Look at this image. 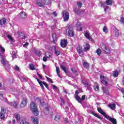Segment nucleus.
Masks as SVG:
<instances>
[{
	"mask_svg": "<svg viewBox=\"0 0 124 124\" xmlns=\"http://www.w3.org/2000/svg\"><path fill=\"white\" fill-rule=\"evenodd\" d=\"M97 111L99 112V113L101 114V115L105 116V118H106L107 120L110 121V122H111V123H112L113 124H117V120L115 119L112 118L109 115L106 114V113L104 112V111H103V110H102L101 108H97Z\"/></svg>",
	"mask_w": 124,
	"mask_h": 124,
	"instance_id": "nucleus-1",
	"label": "nucleus"
},
{
	"mask_svg": "<svg viewBox=\"0 0 124 124\" xmlns=\"http://www.w3.org/2000/svg\"><path fill=\"white\" fill-rule=\"evenodd\" d=\"M0 50L1 52H0V58L1 59V62L4 66L8 62H7V60H6V59H5V57L2 55L3 54H4V52H5V49H4V47H3L2 46L0 45Z\"/></svg>",
	"mask_w": 124,
	"mask_h": 124,
	"instance_id": "nucleus-2",
	"label": "nucleus"
},
{
	"mask_svg": "<svg viewBox=\"0 0 124 124\" xmlns=\"http://www.w3.org/2000/svg\"><path fill=\"white\" fill-rule=\"evenodd\" d=\"M30 108L33 115L35 116H38V115H39V111H38V110L37 109L36 104H35V103L33 102H31Z\"/></svg>",
	"mask_w": 124,
	"mask_h": 124,
	"instance_id": "nucleus-3",
	"label": "nucleus"
},
{
	"mask_svg": "<svg viewBox=\"0 0 124 124\" xmlns=\"http://www.w3.org/2000/svg\"><path fill=\"white\" fill-rule=\"evenodd\" d=\"M62 16L65 22H67L69 19V13L66 11H63L62 12Z\"/></svg>",
	"mask_w": 124,
	"mask_h": 124,
	"instance_id": "nucleus-4",
	"label": "nucleus"
},
{
	"mask_svg": "<svg viewBox=\"0 0 124 124\" xmlns=\"http://www.w3.org/2000/svg\"><path fill=\"white\" fill-rule=\"evenodd\" d=\"M50 3V0H44L43 2L42 1L39 0L37 2V4L38 6H40L41 7H43L45 4L46 5H48Z\"/></svg>",
	"mask_w": 124,
	"mask_h": 124,
	"instance_id": "nucleus-5",
	"label": "nucleus"
},
{
	"mask_svg": "<svg viewBox=\"0 0 124 124\" xmlns=\"http://www.w3.org/2000/svg\"><path fill=\"white\" fill-rule=\"evenodd\" d=\"M101 47L103 51H104L105 52H106V53H107L108 54H110V53L111 52V51H110V49H109V47H108V46H106V45L102 44V45H101Z\"/></svg>",
	"mask_w": 124,
	"mask_h": 124,
	"instance_id": "nucleus-6",
	"label": "nucleus"
},
{
	"mask_svg": "<svg viewBox=\"0 0 124 124\" xmlns=\"http://www.w3.org/2000/svg\"><path fill=\"white\" fill-rule=\"evenodd\" d=\"M37 81L38 82L39 85H40L41 89L43 90V91H44V86H45L46 88V89H48V84L46 82H43L42 81L39 80V79H37ZM44 85V86H43Z\"/></svg>",
	"mask_w": 124,
	"mask_h": 124,
	"instance_id": "nucleus-7",
	"label": "nucleus"
},
{
	"mask_svg": "<svg viewBox=\"0 0 124 124\" xmlns=\"http://www.w3.org/2000/svg\"><path fill=\"white\" fill-rule=\"evenodd\" d=\"M28 103V99L27 98H24L20 104V108H25L26 106H27V104Z\"/></svg>",
	"mask_w": 124,
	"mask_h": 124,
	"instance_id": "nucleus-8",
	"label": "nucleus"
},
{
	"mask_svg": "<svg viewBox=\"0 0 124 124\" xmlns=\"http://www.w3.org/2000/svg\"><path fill=\"white\" fill-rule=\"evenodd\" d=\"M77 30L78 31H82L83 29L82 28H83L84 24H82L81 22H78L76 24Z\"/></svg>",
	"mask_w": 124,
	"mask_h": 124,
	"instance_id": "nucleus-9",
	"label": "nucleus"
},
{
	"mask_svg": "<svg viewBox=\"0 0 124 124\" xmlns=\"http://www.w3.org/2000/svg\"><path fill=\"white\" fill-rule=\"evenodd\" d=\"M78 94H79V92H78V90H76L75 92V98L76 99V100H77V101L79 102V103H81V102H82V99H81V98L79 97Z\"/></svg>",
	"mask_w": 124,
	"mask_h": 124,
	"instance_id": "nucleus-10",
	"label": "nucleus"
},
{
	"mask_svg": "<svg viewBox=\"0 0 124 124\" xmlns=\"http://www.w3.org/2000/svg\"><path fill=\"white\" fill-rule=\"evenodd\" d=\"M61 45L62 48L66 47V46H67V40H62L61 42Z\"/></svg>",
	"mask_w": 124,
	"mask_h": 124,
	"instance_id": "nucleus-11",
	"label": "nucleus"
},
{
	"mask_svg": "<svg viewBox=\"0 0 124 124\" xmlns=\"http://www.w3.org/2000/svg\"><path fill=\"white\" fill-rule=\"evenodd\" d=\"M84 36L87 38V39H89L91 41H93V38L91 36V34L89 32H86L84 33Z\"/></svg>",
	"mask_w": 124,
	"mask_h": 124,
	"instance_id": "nucleus-12",
	"label": "nucleus"
},
{
	"mask_svg": "<svg viewBox=\"0 0 124 124\" xmlns=\"http://www.w3.org/2000/svg\"><path fill=\"white\" fill-rule=\"evenodd\" d=\"M18 104H19V102L17 101H15L13 103H10L9 105H11V106H13L14 108H18Z\"/></svg>",
	"mask_w": 124,
	"mask_h": 124,
	"instance_id": "nucleus-13",
	"label": "nucleus"
},
{
	"mask_svg": "<svg viewBox=\"0 0 124 124\" xmlns=\"http://www.w3.org/2000/svg\"><path fill=\"white\" fill-rule=\"evenodd\" d=\"M4 114H5V110L4 108H1L0 112V119L1 120L4 119Z\"/></svg>",
	"mask_w": 124,
	"mask_h": 124,
	"instance_id": "nucleus-14",
	"label": "nucleus"
},
{
	"mask_svg": "<svg viewBox=\"0 0 124 124\" xmlns=\"http://www.w3.org/2000/svg\"><path fill=\"white\" fill-rule=\"evenodd\" d=\"M31 121L34 124H39V121H38V119L36 117H31Z\"/></svg>",
	"mask_w": 124,
	"mask_h": 124,
	"instance_id": "nucleus-15",
	"label": "nucleus"
},
{
	"mask_svg": "<svg viewBox=\"0 0 124 124\" xmlns=\"http://www.w3.org/2000/svg\"><path fill=\"white\" fill-rule=\"evenodd\" d=\"M100 79L103 85L106 86V85H107V81L105 80V77H104V76H100Z\"/></svg>",
	"mask_w": 124,
	"mask_h": 124,
	"instance_id": "nucleus-16",
	"label": "nucleus"
},
{
	"mask_svg": "<svg viewBox=\"0 0 124 124\" xmlns=\"http://www.w3.org/2000/svg\"><path fill=\"white\" fill-rule=\"evenodd\" d=\"M90 48L91 46H90V45L88 43H86L84 46V48L83 49L84 52H87V51H89Z\"/></svg>",
	"mask_w": 124,
	"mask_h": 124,
	"instance_id": "nucleus-17",
	"label": "nucleus"
},
{
	"mask_svg": "<svg viewBox=\"0 0 124 124\" xmlns=\"http://www.w3.org/2000/svg\"><path fill=\"white\" fill-rule=\"evenodd\" d=\"M14 117L16 119V121H19L21 120V115L18 113H15Z\"/></svg>",
	"mask_w": 124,
	"mask_h": 124,
	"instance_id": "nucleus-18",
	"label": "nucleus"
},
{
	"mask_svg": "<svg viewBox=\"0 0 124 124\" xmlns=\"http://www.w3.org/2000/svg\"><path fill=\"white\" fill-rule=\"evenodd\" d=\"M20 17L22 18V19H25L27 18V14L24 12H21L20 13Z\"/></svg>",
	"mask_w": 124,
	"mask_h": 124,
	"instance_id": "nucleus-19",
	"label": "nucleus"
},
{
	"mask_svg": "<svg viewBox=\"0 0 124 124\" xmlns=\"http://www.w3.org/2000/svg\"><path fill=\"white\" fill-rule=\"evenodd\" d=\"M108 106L110 108L111 110H115V109H116V105H115V104H109Z\"/></svg>",
	"mask_w": 124,
	"mask_h": 124,
	"instance_id": "nucleus-20",
	"label": "nucleus"
},
{
	"mask_svg": "<svg viewBox=\"0 0 124 124\" xmlns=\"http://www.w3.org/2000/svg\"><path fill=\"white\" fill-rule=\"evenodd\" d=\"M68 35L71 37L74 36V32H73V30H72V29H69L68 32Z\"/></svg>",
	"mask_w": 124,
	"mask_h": 124,
	"instance_id": "nucleus-21",
	"label": "nucleus"
},
{
	"mask_svg": "<svg viewBox=\"0 0 124 124\" xmlns=\"http://www.w3.org/2000/svg\"><path fill=\"white\" fill-rule=\"evenodd\" d=\"M16 50H13L11 53L13 59H16Z\"/></svg>",
	"mask_w": 124,
	"mask_h": 124,
	"instance_id": "nucleus-22",
	"label": "nucleus"
},
{
	"mask_svg": "<svg viewBox=\"0 0 124 124\" xmlns=\"http://www.w3.org/2000/svg\"><path fill=\"white\" fill-rule=\"evenodd\" d=\"M54 121L56 122H60V121H61V116L59 115H56L54 118Z\"/></svg>",
	"mask_w": 124,
	"mask_h": 124,
	"instance_id": "nucleus-23",
	"label": "nucleus"
},
{
	"mask_svg": "<svg viewBox=\"0 0 124 124\" xmlns=\"http://www.w3.org/2000/svg\"><path fill=\"white\" fill-rule=\"evenodd\" d=\"M54 52L56 56H59V55L61 54V51H60L59 49L56 48V47H54Z\"/></svg>",
	"mask_w": 124,
	"mask_h": 124,
	"instance_id": "nucleus-24",
	"label": "nucleus"
},
{
	"mask_svg": "<svg viewBox=\"0 0 124 124\" xmlns=\"http://www.w3.org/2000/svg\"><path fill=\"white\" fill-rule=\"evenodd\" d=\"M113 34H114V35L116 36H118V35H119V30H118L117 28L114 29Z\"/></svg>",
	"mask_w": 124,
	"mask_h": 124,
	"instance_id": "nucleus-25",
	"label": "nucleus"
},
{
	"mask_svg": "<svg viewBox=\"0 0 124 124\" xmlns=\"http://www.w3.org/2000/svg\"><path fill=\"white\" fill-rule=\"evenodd\" d=\"M56 73L58 76L60 77V78H61V75H60V68L58 66H56Z\"/></svg>",
	"mask_w": 124,
	"mask_h": 124,
	"instance_id": "nucleus-26",
	"label": "nucleus"
},
{
	"mask_svg": "<svg viewBox=\"0 0 124 124\" xmlns=\"http://www.w3.org/2000/svg\"><path fill=\"white\" fill-rule=\"evenodd\" d=\"M6 22V19H5V18H2L0 20V25H4Z\"/></svg>",
	"mask_w": 124,
	"mask_h": 124,
	"instance_id": "nucleus-27",
	"label": "nucleus"
},
{
	"mask_svg": "<svg viewBox=\"0 0 124 124\" xmlns=\"http://www.w3.org/2000/svg\"><path fill=\"white\" fill-rule=\"evenodd\" d=\"M95 91H99V86H98V84L97 83H95L94 86Z\"/></svg>",
	"mask_w": 124,
	"mask_h": 124,
	"instance_id": "nucleus-28",
	"label": "nucleus"
},
{
	"mask_svg": "<svg viewBox=\"0 0 124 124\" xmlns=\"http://www.w3.org/2000/svg\"><path fill=\"white\" fill-rule=\"evenodd\" d=\"M112 75L114 77H118L119 76V73L118 72V71H115L113 72L112 73Z\"/></svg>",
	"mask_w": 124,
	"mask_h": 124,
	"instance_id": "nucleus-29",
	"label": "nucleus"
},
{
	"mask_svg": "<svg viewBox=\"0 0 124 124\" xmlns=\"http://www.w3.org/2000/svg\"><path fill=\"white\" fill-rule=\"evenodd\" d=\"M71 69L72 72H73V74H75V75H78V73H77V70H76L75 68H72Z\"/></svg>",
	"mask_w": 124,
	"mask_h": 124,
	"instance_id": "nucleus-30",
	"label": "nucleus"
},
{
	"mask_svg": "<svg viewBox=\"0 0 124 124\" xmlns=\"http://www.w3.org/2000/svg\"><path fill=\"white\" fill-rule=\"evenodd\" d=\"M35 54L37 56H41V51H40V50H35Z\"/></svg>",
	"mask_w": 124,
	"mask_h": 124,
	"instance_id": "nucleus-31",
	"label": "nucleus"
},
{
	"mask_svg": "<svg viewBox=\"0 0 124 124\" xmlns=\"http://www.w3.org/2000/svg\"><path fill=\"white\" fill-rule=\"evenodd\" d=\"M30 68L31 70H35V68L34 67V65L31 63L30 64Z\"/></svg>",
	"mask_w": 124,
	"mask_h": 124,
	"instance_id": "nucleus-32",
	"label": "nucleus"
},
{
	"mask_svg": "<svg viewBox=\"0 0 124 124\" xmlns=\"http://www.w3.org/2000/svg\"><path fill=\"white\" fill-rule=\"evenodd\" d=\"M77 50L78 53H79L80 52H82L83 49H82V47H81L80 46H78L77 47Z\"/></svg>",
	"mask_w": 124,
	"mask_h": 124,
	"instance_id": "nucleus-33",
	"label": "nucleus"
},
{
	"mask_svg": "<svg viewBox=\"0 0 124 124\" xmlns=\"http://www.w3.org/2000/svg\"><path fill=\"white\" fill-rule=\"evenodd\" d=\"M100 4H101V6H102V7H104V10H105V11H106V10H107V9L108 8V7H107V8H105V7H104V4H106V3H105V2H100Z\"/></svg>",
	"mask_w": 124,
	"mask_h": 124,
	"instance_id": "nucleus-34",
	"label": "nucleus"
},
{
	"mask_svg": "<svg viewBox=\"0 0 124 124\" xmlns=\"http://www.w3.org/2000/svg\"><path fill=\"white\" fill-rule=\"evenodd\" d=\"M75 12L76 14H78V15H79V14H81V10H78V9H75Z\"/></svg>",
	"mask_w": 124,
	"mask_h": 124,
	"instance_id": "nucleus-35",
	"label": "nucleus"
},
{
	"mask_svg": "<svg viewBox=\"0 0 124 124\" xmlns=\"http://www.w3.org/2000/svg\"><path fill=\"white\" fill-rule=\"evenodd\" d=\"M103 31L105 33H107L108 32V29H107V27L106 26H104L103 28Z\"/></svg>",
	"mask_w": 124,
	"mask_h": 124,
	"instance_id": "nucleus-36",
	"label": "nucleus"
},
{
	"mask_svg": "<svg viewBox=\"0 0 124 124\" xmlns=\"http://www.w3.org/2000/svg\"><path fill=\"white\" fill-rule=\"evenodd\" d=\"M23 33L20 31H18L17 32L15 33V35H18V36H20L21 34H22Z\"/></svg>",
	"mask_w": 124,
	"mask_h": 124,
	"instance_id": "nucleus-37",
	"label": "nucleus"
},
{
	"mask_svg": "<svg viewBox=\"0 0 124 124\" xmlns=\"http://www.w3.org/2000/svg\"><path fill=\"white\" fill-rule=\"evenodd\" d=\"M20 124H31V123L25 121H21L20 122Z\"/></svg>",
	"mask_w": 124,
	"mask_h": 124,
	"instance_id": "nucleus-38",
	"label": "nucleus"
},
{
	"mask_svg": "<svg viewBox=\"0 0 124 124\" xmlns=\"http://www.w3.org/2000/svg\"><path fill=\"white\" fill-rule=\"evenodd\" d=\"M107 5H112V0H107Z\"/></svg>",
	"mask_w": 124,
	"mask_h": 124,
	"instance_id": "nucleus-39",
	"label": "nucleus"
},
{
	"mask_svg": "<svg viewBox=\"0 0 124 124\" xmlns=\"http://www.w3.org/2000/svg\"><path fill=\"white\" fill-rule=\"evenodd\" d=\"M83 66L85 68H88V67H89V63H88L87 62H84L83 63Z\"/></svg>",
	"mask_w": 124,
	"mask_h": 124,
	"instance_id": "nucleus-40",
	"label": "nucleus"
},
{
	"mask_svg": "<svg viewBox=\"0 0 124 124\" xmlns=\"http://www.w3.org/2000/svg\"><path fill=\"white\" fill-rule=\"evenodd\" d=\"M61 68L62 69V70H63L64 72L65 73H66V70L65 69V67L63 65H61Z\"/></svg>",
	"mask_w": 124,
	"mask_h": 124,
	"instance_id": "nucleus-41",
	"label": "nucleus"
},
{
	"mask_svg": "<svg viewBox=\"0 0 124 124\" xmlns=\"http://www.w3.org/2000/svg\"><path fill=\"white\" fill-rule=\"evenodd\" d=\"M96 53L99 56L100 55V54H101V50H100V49L99 48L97 49L96 50Z\"/></svg>",
	"mask_w": 124,
	"mask_h": 124,
	"instance_id": "nucleus-42",
	"label": "nucleus"
},
{
	"mask_svg": "<svg viewBox=\"0 0 124 124\" xmlns=\"http://www.w3.org/2000/svg\"><path fill=\"white\" fill-rule=\"evenodd\" d=\"M7 37L8 38L11 40V41H13L14 39H13V38L12 37V36H11V35H7Z\"/></svg>",
	"mask_w": 124,
	"mask_h": 124,
	"instance_id": "nucleus-43",
	"label": "nucleus"
},
{
	"mask_svg": "<svg viewBox=\"0 0 124 124\" xmlns=\"http://www.w3.org/2000/svg\"><path fill=\"white\" fill-rule=\"evenodd\" d=\"M77 5H78V7H79V8L82 7V2H77Z\"/></svg>",
	"mask_w": 124,
	"mask_h": 124,
	"instance_id": "nucleus-44",
	"label": "nucleus"
},
{
	"mask_svg": "<svg viewBox=\"0 0 124 124\" xmlns=\"http://www.w3.org/2000/svg\"><path fill=\"white\" fill-rule=\"evenodd\" d=\"M65 103L64 102V101H63V100H62L61 103L60 104L61 107L62 108V106L65 105Z\"/></svg>",
	"mask_w": 124,
	"mask_h": 124,
	"instance_id": "nucleus-45",
	"label": "nucleus"
},
{
	"mask_svg": "<svg viewBox=\"0 0 124 124\" xmlns=\"http://www.w3.org/2000/svg\"><path fill=\"white\" fill-rule=\"evenodd\" d=\"M104 92L106 94H107V95H109V91L106 89L104 90Z\"/></svg>",
	"mask_w": 124,
	"mask_h": 124,
	"instance_id": "nucleus-46",
	"label": "nucleus"
},
{
	"mask_svg": "<svg viewBox=\"0 0 124 124\" xmlns=\"http://www.w3.org/2000/svg\"><path fill=\"white\" fill-rule=\"evenodd\" d=\"M15 70H16V71H19L20 68H19V67L18 66L16 65L15 66Z\"/></svg>",
	"mask_w": 124,
	"mask_h": 124,
	"instance_id": "nucleus-47",
	"label": "nucleus"
},
{
	"mask_svg": "<svg viewBox=\"0 0 124 124\" xmlns=\"http://www.w3.org/2000/svg\"><path fill=\"white\" fill-rule=\"evenodd\" d=\"M78 54L80 56V57H83V56H84V53L82 51H80V52H78Z\"/></svg>",
	"mask_w": 124,
	"mask_h": 124,
	"instance_id": "nucleus-48",
	"label": "nucleus"
},
{
	"mask_svg": "<svg viewBox=\"0 0 124 124\" xmlns=\"http://www.w3.org/2000/svg\"><path fill=\"white\" fill-rule=\"evenodd\" d=\"M120 22H121V23H122V24H124V17L121 18Z\"/></svg>",
	"mask_w": 124,
	"mask_h": 124,
	"instance_id": "nucleus-49",
	"label": "nucleus"
},
{
	"mask_svg": "<svg viewBox=\"0 0 124 124\" xmlns=\"http://www.w3.org/2000/svg\"><path fill=\"white\" fill-rule=\"evenodd\" d=\"M46 80H47L48 81V82H52V79L49 78H48V77L46 76Z\"/></svg>",
	"mask_w": 124,
	"mask_h": 124,
	"instance_id": "nucleus-50",
	"label": "nucleus"
},
{
	"mask_svg": "<svg viewBox=\"0 0 124 124\" xmlns=\"http://www.w3.org/2000/svg\"><path fill=\"white\" fill-rule=\"evenodd\" d=\"M52 38H53V39L54 38H57V35L56 34V33H53L52 34Z\"/></svg>",
	"mask_w": 124,
	"mask_h": 124,
	"instance_id": "nucleus-51",
	"label": "nucleus"
},
{
	"mask_svg": "<svg viewBox=\"0 0 124 124\" xmlns=\"http://www.w3.org/2000/svg\"><path fill=\"white\" fill-rule=\"evenodd\" d=\"M0 99H2V98H3V95L1 93V92H0Z\"/></svg>",
	"mask_w": 124,
	"mask_h": 124,
	"instance_id": "nucleus-52",
	"label": "nucleus"
},
{
	"mask_svg": "<svg viewBox=\"0 0 124 124\" xmlns=\"http://www.w3.org/2000/svg\"><path fill=\"white\" fill-rule=\"evenodd\" d=\"M53 39V43H54V44H56L57 43V38H55Z\"/></svg>",
	"mask_w": 124,
	"mask_h": 124,
	"instance_id": "nucleus-53",
	"label": "nucleus"
},
{
	"mask_svg": "<svg viewBox=\"0 0 124 124\" xmlns=\"http://www.w3.org/2000/svg\"><path fill=\"white\" fill-rule=\"evenodd\" d=\"M52 14L54 15V16H55V17L57 16V12H56V11L53 12V13H52Z\"/></svg>",
	"mask_w": 124,
	"mask_h": 124,
	"instance_id": "nucleus-54",
	"label": "nucleus"
},
{
	"mask_svg": "<svg viewBox=\"0 0 124 124\" xmlns=\"http://www.w3.org/2000/svg\"><path fill=\"white\" fill-rule=\"evenodd\" d=\"M64 121L65 122V123H68V119L67 118H64Z\"/></svg>",
	"mask_w": 124,
	"mask_h": 124,
	"instance_id": "nucleus-55",
	"label": "nucleus"
},
{
	"mask_svg": "<svg viewBox=\"0 0 124 124\" xmlns=\"http://www.w3.org/2000/svg\"><path fill=\"white\" fill-rule=\"evenodd\" d=\"M43 61H44V62H47V58L45 57H43Z\"/></svg>",
	"mask_w": 124,
	"mask_h": 124,
	"instance_id": "nucleus-56",
	"label": "nucleus"
},
{
	"mask_svg": "<svg viewBox=\"0 0 124 124\" xmlns=\"http://www.w3.org/2000/svg\"><path fill=\"white\" fill-rule=\"evenodd\" d=\"M28 45H29V44L28 43H26L25 44H24L23 47H27Z\"/></svg>",
	"mask_w": 124,
	"mask_h": 124,
	"instance_id": "nucleus-57",
	"label": "nucleus"
},
{
	"mask_svg": "<svg viewBox=\"0 0 124 124\" xmlns=\"http://www.w3.org/2000/svg\"><path fill=\"white\" fill-rule=\"evenodd\" d=\"M85 98H86V96L85 95H83L82 97H81V100H85Z\"/></svg>",
	"mask_w": 124,
	"mask_h": 124,
	"instance_id": "nucleus-58",
	"label": "nucleus"
},
{
	"mask_svg": "<svg viewBox=\"0 0 124 124\" xmlns=\"http://www.w3.org/2000/svg\"><path fill=\"white\" fill-rule=\"evenodd\" d=\"M52 87H53V88L54 90H57V86H56L53 85H52Z\"/></svg>",
	"mask_w": 124,
	"mask_h": 124,
	"instance_id": "nucleus-59",
	"label": "nucleus"
},
{
	"mask_svg": "<svg viewBox=\"0 0 124 124\" xmlns=\"http://www.w3.org/2000/svg\"><path fill=\"white\" fill-rule=\"evenodd\" d=\"M93 116H94L95 117H97L98 115L97 113H93Z\"/></svg>",
	"mask_w": 124,
	"mask_h": 124,
	"instance_id": "nucleus-60",
	"label": "nucleus"
},
{
	"mask_svg": "<svg viewBox=\"0 0 124 124\" xmlns=\"http://www.w3.org/2000/svg\"><path fill=\"white\" fill-rule=\"evenodd\" d=\"M121 92H122V93H124V89L122 88L120 89Z\"/></svg>",
	"mask_w": 124,
	"mask_h": 124,
	"instance_id": "nucleus-61",
	"label": "nucleus"
},
{
	"mask_svg": "<svg viewBox=\"0 0 124 124\" xmlns=\"http://www.w3.org/2000/svg\"><path fill=\"white\" fill-rule=\"evenodd\" d=\"M15 122H16V121H15V119L13 120V122H12L13 124H16Z\"/></svg>",
	"mask_w": 124,
	"mask_h": 124,
	"instance_id": "nucleus-62",
	"label": "nucleus"
},
{
	"mask_svg": "<svg viewBox=\"0 0 124 124\" xmlns=\"http://www.w3.org/2000/svg\"><path fill=\"white\" fill-rule=\"evenodd\" d=\"M97 118L101 120V117H100V116H99V115H97Z\"/></svg>",
	"mask_w": 124,
	"mask_h": 124,
	"instance_id": "nucleus-63",
	"label": "nucleus"
},
{
	"mask_svg": "<svg viewBox=\"0 0 124 124\" xmlns=\"http://www.w3.org/2000/svg\"><path fill=\"white\" fill-rule=\"evenodd\" d=\"M122 83H123V85H124V77L123 78Z\"/></svg>",
	"mask_w": 124,
	"mask_h": 124,
	"instance_id": "nucleus-64",
	"label": "nucleus"
}]
</instances>
